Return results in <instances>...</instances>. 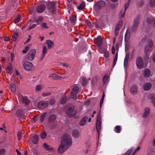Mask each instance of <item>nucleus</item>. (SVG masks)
<instances>
[{
	"mask_svg": "<svg viewBox=\"0 0 155 155\" xmlns=\"http://www.w3.org/2000/svg\"><path fill=\"white\" fill-rule=\"evenodd\" d=\"M38 119L36 116H34L31 119V120L32 123L35 122Z\"/></svg>",
	"mask_w": 155,
	"mask_h": 155,
	"instance_id": "obj_55",
	"label": "nucleus"
},
{
	"mask_svg": "<svg viewBox=\"0 0 155 155\" xmlns=\"http://www.w3.org/2000/svg\"><path fill=\"white\" fill-rule=\"evenodd\" d=\"M43 87V85L42 84H39L36 87L35 91L38 92L40 91Z\"/></svg>",
	"mask_w": 155,
	"mask_h": 155,
	"instance_id": "obj_32",
	"label": "nucleus"
},
{
	"mask_svg": "<svg viewBox=\"0 0 155 155\" xmlns=\"http://www.w3.org/2000/svg\"><path fill=\"white\" fill-rule=\"evenodd\" d=\"M67 100V97L66 96L64 95V96H63L61 98L60 101V103L61 104H64L66 103Z\"/></svg>",
	"mask_w": 155,
	"mask_h": 155,
	"instance_id": "obj_27",
	"label": "nucleus"
},
{
	"mask_svg": "<svg viewBox=\"0 0 155 155\" xmlns=\"http://www.w3.org/2000/svg\"><path fill=\"white\" fill-rule=\"evenodd\" d=\"M41 26H42V27L44 28H48V27L47 25V24L45 23H42L41 24Z\"/></svg>",
	"mask_w": 155,
	"mask_h": 155,
	"instance_id": "obj_59",
	"label": "nucleus"
},
{
	"mask_svg": "<svg viewBox=\"0 0 155 155\" xmlns=\"http://www.w3.org/2000/svg\"><path fill=\"white\" fill-rule=\"evenodd\" d=\"M23 66L25 69L30 71L33 68V66L32 63L29 61H26L24 62Z\"/></svg>",
	"mask_w": 155,
	"mask_h": 155,
	"instance_id": "obj_10",
	"label": "nucleus"
},
{
	"mask_svg": "<svg viewBox=\"0 0 155 155\" xmlns=\"http://www.w3.org/2000/svg\"><path fill=\"white\" fill-rule=\"evenodd\" d=\"M95 42L97 46L100 47L102 43V37L101 36H98L96 38Z\"/></svg>",
	"mask_w": 155,
	"mask_h": 155,
	"instance_id": "obj_15",
	"label": "nucleus"
},
{
	"mask_svg": "<svg viewBox=\"0 0 155 155\" xmlns=\"http://www.w3.org/2000/svg\"><path fill=\"white\" fill-rule=\"evenodd\" d=\"M46 44L48 45V48L49 49L51 48L54 47V42L50 40H48L46 41Z\"/></svg>",
	"mask_w": 155,
	"mask_h": 155,
	"instance_id": "obj_25",
	"label": "nucleus"
},
{
	"mask_svg": "<svg viewBox=\"0 0 155 155\" xmlns=\"http://www.w3.org/2000/svg\"><path fill=\"white\" fill-rule=\"evenodd\" d=\"M11 60L12 61H13V60L14 57V54L12 53H11Z\"/></svg>",
	"mask_w": 155,
	"mask_h": 155,
	"instance_id": "obj_63",
	"label": "nucleus"
},
{
	"mask_svg": "<svg viewBox=\"0 0 155 155\" xmlns=\"http://www.w3.org/2000/svg\"><path fill=\"white\" fill-rule=\"evenodd\" d=\"M46 9V6L43 5H38L36 8V11L38 13H42Z\"/></svg>",
	"mask_w": 155,
	"mask_h": 155,
	"instance_id": "obj_14",
	"label": "nucleus"
},
{
	"mask_svg": "<svg viewBox=\"0 0 155 155\" xmlns=\"http://www.w3.org/2000/svg\"><path fill=\"white\" fill-rule=\"evenodd\" d=\"M123 22L122 21H120L118 22L117 25H119L120 27H121L123 25Z\"/></svg>",
	"mask_w": 155,
	"mask_h": 155,
	"instance_id": "obj_61",
	"label": "nucleus"
},
{
	"mask_svg": "<svg viewBox=\"0 0 155 155\" xmlns=\"http://www.w3.org/2000/svg\"><path fill=\"white\" fill-rule=\"evenodd\" d=\"M85 4L84 2H82L77 7V8L79 10L83 9L85 7Z\"/></svg>",
	"mask_w": 155,
	"mask_h": 155,
	"instance_id": "obj_29",
	"label": "nucleus"
},
{
	"mask_svg": "<svg viewBox=\"0 0 155 155\" xmlns=\"http://www.w3.org/2000/svg\"><path fill=\"white\" fill-rule=\"evenodd\" d=\"M23 113L22 111L21 110H19L16 112V114L18 117H20Z\"/></svg>",
	"mask_w": 155,
	"mask_h": 155,
	"instance_id": "obj_45",
	"label": "nucleus"
},
{
	"mask_svg": "<svg viewBox=\"0 0 155 155\" xmlns=\"http://www.w3.org/2000/svg\"><path fill=\"white\" fill-rule=\"evenodd\" d=\"M144 75L146 77H148L150 74V70L148 69H146L145 70L143 73Z\"/></svg>",
	"mask_w": 155,
	"mask_h": 155,
	"instance_id": "obj_28",
	"label": "nucleus"
},
{
	"mask_svg": "<svg viewBox=\"0 0 155 155\" xmlns=\"http://www.w3.org/2000/svg\"><path fill=\"white\" fill-rule=\"evenodd\" d=\"M37 25L33 24L32 25H30L29 27L28 30H30L32 29L35 28L36 26Z\"/></svg>",
	"mask_w": 155,
	"mask_h": 155,
	"instance_id": "obj_58",
	"label": "nucleus"
},
{
	"mask_svg": "<svg viewBox=\"0 0 155 155\" xmlns=\"http://www.w3.org/2000/svg\"><path fill=\"white\" fill-rule=\"evenodd\" d=\"M56 116L54 114L51 115L49 117L48 121L49 123L53 124H54V126L51 127V128L52 129L55 128L56 126Z\"/></svg>",
	"mask_w": 155,
	"mask_h": 155,
	"instance_id": "obj_6",
	"label": "nucleus"
},
{
	"mask_svg": "<svg viewBox=\"0 0 155 155\" xmlns=\"http://www.w3.org/2000/svg\"><path fill=\"white\" fill-rule=\"evenodd\" d=\"M43 147L47 150L50 151H53V148L52 147H50L46 143L43 144Z\"/></svg>",
	"mask_w": 155,
	"mask_h": 155,
	"instance_id": "obj_30",
	"label": "nucleus"
},
{
	"mask_svg": "<svg viewBox=\"0 0 155 155\" xmlns=\"http://www.w3.org/2000/svg\"><path fill=\"white\" fill-rule=\"evenodd\" d=\"M21 19V16L20 15H18L16 17L14 21V22L15 24L18 23L20 20Z\"/></svg>",
	"mask_w": 155,
	"mask_h": 155,
	"instance_id": "obj_39",
	"label": "nucleus"
},
{
	"mask_svg": "<svg viewBox=\"0 0 155 155\" xmlns=\"http://www.w3.org/2000/svg\"><path fill=\"white\" fill-rule=\"evenodd\" d=\"M91 102V99H88L84 102V105L86 106L90 104Z\"/></svg>",
	"mask_w": 155,
	"mask_h": 155,
	"instance_id": "obj_50",
	"label": "nucleus"
},
{
	"mask_svg": "<svg viewBox=\"0 0 155 155\" xmlns=\"http://www.w3.org/2000/svg\"><path fill=\"white\" fill-rule=\"evenodd\" d=\"M87 80H86L85 78H82V82H81V84H82V85L83 86H85L86 85V84H87Z\"/></svg>",
	"mask_w": 155,
	"mask_h": 155,
	"instance_id": "obj_42",
	"label": "nucleus"
},
{
	"mask_svg": "<svg viewBox=\"0 0 155 155\" xmlns=\"http://www.w3.org/2000/svg\"><path fill=\"white\" fill-rule=\"evenodd\" d=\"M29 141H31L35 144H37L38 141V135L34 134L31 135L29 138Z\"/></svg>",
	"mask_w": 155,
	"mask_h": 155,
	"instance_id": "obj_11",
	"label": "nucleus"
},
{
	"mask_svg": "<svg viewBox=\"0 0 155 155\" xmlns=\"http://www.w3.org/2000/svg\"><path fill=\"white\" fill-rule=\"evenodd\" d=\"M121 130V126L117 125L115 126L114 129L115 132L117 133H120Z\"/></svg>",
	"mask_w": 155,
	"mask_h": 155,
	"instance_id": "obj_33",
	"label": "nucleus"
},
{
	"mask_svg": "<svg viewBox=\"0 0 155 155\" xmlns=\"http://www.w3.org/2000/svg\"><path fill=\"white\" fill-rule=\"evenodd\" d=\"M129 58V55L128 54H127L126 55L124 60V66H126L127 65Z\"/></svg>",
	"mask_w": 155,
	"mask_h": 155,
	"instance_id": "obj_31",
	"label": "nucleus"
},
{
	"mask_svg": "<svg viewBox=\"0 0 155 155\" xmlns=\"http://www.w3.org/2000/svg\"><path fill=\"white\" fill-rule=\"evenodd\" d=\"M151 86V84L150 83H146L144 85L143 88L145 91H148L150 89Z\"/></svg>",
	"mask_w": 155,
	"mask_h": 155,
	"instance_id": "obj_23",
	"label": "nucleus"
},
{
	"mask_svg": "<svg viewBox=\"0 0 155 155\" xmlns=\"http://www.w3.org/2000/svg\"><path fill=\"white\" fill-rule=\"evenodd\" d=\"M117 57H118V54L117 53L115 56L114 57V60H113V66H114L116 64L117 59Z\"/></svg>",
	"mask_w": 155,
	"mask_h": 155,
	"instance_id": "obj_44",
	"label": "nucleus"
},
{
	"mask_svg": "<svg viewBox=\"0 0 155 155\" xmlns=\"http://www.w3.org/2000/svg\"><path fill=\"white\" fill-rule=\"evenodd\" d=\"M51 94V93L49 92H44L42 93V96L44 97H46L49 95Z\"/></svg>",
	"mask_w": 155,
	"mask_h": 155,
	"instance_id": "obj_46",
	"label": "nucleus"
},
{
	"mask_svg": "<svg viewBox=\"0 0 155 155\" xmlns=\"http://www.w3.org/2000/svg\"><path fill=\"white\" fill-rule=\"evenodd\" d=\"M130 32L128 30H127L126 31L125 35V39H128L130 37Z\"/></svg>",
	"mask_w": 155,
	"mask_h": 155,
	"instance_id": "obj_43",
	"label": "nucleus"
},
{
	"mask_svg": "<svg viewBox=\"0 0 155 155\" xmlns=\"http://www.w3.org/2000/svg\"><path fill=\"white\" fill-rule=\"evenodd\" d=\"M152 18L151 17H150L148 18L147 19H146V22L147 24H150L151 23L152 21Z\"/></svg>",
	"mask_w": 155,
	"mask_h": 155,
	"instance_id": "obj_48",
	"label": "nucleus"
},
{
	"mask_svg": "<svg viewBox=\"0 0 155 155\" xmlns=\"http://www.w3.org/2000/svg\"><path fill=\"white\" fill-rule=\"evenodd\" d=\"M6 69V72L8 74H9L10 75H11L13 73V71L11 64L7 66Z\"/></svg>",
	"mask_w": 155,
	"mask_h": 155,
	"instance_id": "obj_19",
	"label": "nucleus"
},
{
	"mask_svg": "<svg viewBox=\"0 0 155 155\" xmlns=\"http://www.w3.org/2000/svg\"><path fill=\"white\" fill-rule=\"evenodd\" d=\"M121 28V27L117 25L115 28V30L118 31Z\"/></svg>",
	"mask_w": 155,
	"mask_h": 155,
	"instance_id": "obj_60",
	"label": "nucleus"
},
{
	"mask_svg": "<svg viewBox=\"0 0 155 155\" xmlns=\"http://www.w3.org/2000/svg\"><path fill=\"white\" fill-rule=\"evenodd\" d=\"M148 97L151 100V102L153 104V106L155 107V98L154 95L153 94H150L148 95Z\"/></svg>",
	"mask_w": 155,
	"mask_h": 155,
	"instance_id": "obj_26",
	"label": "nucleus"
},
{
	"mask_svg": "<svg viewBox=\"0 0 155 155\" xmlns=\"http://www.w3.org/2000/svg\"><path fill=\"white\" fill-rule=\"evenodd\" d=\"M47 114L46 113H44L41 114V117H40V120L41 122H42L43 121L45 118L46 117Z\"/></svg>",
	"mask_w": 155,
	"mask_h": 155,
	"instance_id": "obj_37",
	"label": "nucleus"
},
{
	"mask_svg": "<svg viewBox=\"0 0 155 155\" xmlns=\"http://www.w3.org/2000/svg\"><path fill=\"white\" fill-rule=\"evenodd\" d=\"M152 45L153 43L152 41H150V45L146 46L144 49V51L145 54V59L146 60L150 58L149 54L150 51L151 50V47L152 46Z\"/></svg>",
	"mask_w": 155,
	"mask_h": 155,
	"instance_id": "obj_2",
	"label": "nucleus"
},
{
	"mask_svg": "<svg viewBox=\"0 0 155 155\" xmlns=\"http://www.w3.org/2000/svg\"><path fill=\"white\" fill-rule=\"evenodd\" d=\"M130 0H128V2L125 5V11H124V13L125 12L126 10L128 7L129 5V3H130Z\"/></svg>",
	"mask_w": 155,
	"mask_h": 155,
	"instance_id": "obj_51",
	"label": "nucleus"
},
{
	"mask_svg": "<svg viewBox=\"0 0 155 155\" xmlns=\"http://www.w3.org/2000/svg\"><path fill=\"white\" fill-rule=\"evenodd\" d=\"M47 48L46 45H44L43 47L42 53L41 56L40 58L41 61H42L45 57V55L47 52Z\"/></svg>",
	"mask_w": 155,
	"mask_h": 155,
	"instance_id": "obj_17",
	"label": "nucleus"
},
{
	"mask_svg": "<svg viewBox=\"0 0 155 155\" xmlns=\"http://www.w3.org/2000/svg\"><path fill=\"white\" fill-rule=\"evenodd\" d=\"M71 137L68 134H64L60 142L58 148V152L60 153H63L71 146L72 143Z\"/></svg>",
	"mask_w": 155,
	"mask_h": 155,
	"instance_id": "obj_1",
	"label": "nucleus"
},
{
	"mask_svg": "<svg viewBox=\"0 0 155 155\" xmlns=\"http://www.w3.org/2000/svg\"><path fill=\"white\" fill-rule=\"evenodd\" d=\"M140 147H138L136 149H135L134 152L133 153L132 155H134L135 154V153H136V151H137L139 150H140Z\"/></svg>",
	"mask_w": 155,
	"mask_h": 155,
	"instance_id": "obj_62",
	"label": "nucleus"
},
{
	"mask_svg": "<svg viewBox=\"0 0 155 155\" xmlns=\"http://www.w3.org/2000/svg\"><path fill=\"white\" fill-rule=\"evenodd\" d=\"M48 102L46 101H40L38 104V107H48Z\"/></svg>",
	"mask_w": 155,
	"mask_h": 155,
	"instance_id": "obj_20",
	"label": "nucleus"
},
{
	"mask_svg": "<svg viewBox=\"0 0 155 155\" xmlns=\"http://www.w3.org/2000/svg\"><path fill=\"white\" fill-rule=\"evenodd\" d=\"M47 135V134L46 132L45 131H43L41 133V138L44 139L46 137Z\"/></svg>",
	"mask_w": 155,
	"mask_h": 155,
	"instance_id": "obj_41",
	"label": "nucleus"
},
{
	"mask_svg": "<svg viewBox=\"0 0 155 155\" xmlns=\"http://www.w3.org/2000/svg\"><path fill=\"white\" fill-rule=\"evenodd\" d=\"M22 101L24 104L26 105H28L30 102V101L26 97L23 98L22 99Z\"/></svg>",
	"mask_w": 155,
	"mask_h": 155,
	"instance_id": "obj_35",
	"label": "nucleus"
},
{
	"mask_svg": "<svg viewBox=\"0 0 155 155\" xmlns=\"http://www.w3.org/2000/svg\"><path fill=\"white\" fill-rule=\"evenodd\" d=\"M49 77L52 79L55 80L64 79L66 78L65 77H62V76H59L57 74L53 73L50 74L49 75Z\"/></svg>",
	"mask_w": 155,
	"mask_h": 155,
	"instance_id": "obj_13",
	"label": "nucleus"
},
{
	"mask_svg": "<svg viewBox=\"0 0 155 155\" xmlns=\"http://www.w3.org/2000/svg\"><path fill=\"white\" fill-rule=\"evenodd\" d=\"M100 53L101 54H103L105 58H108L109 57V53L108 51H106L104 52H102L100 51Z\"/></svg>",
	"mask_w": 155,
	"mask_h": 155,
	"instance_id": "obj_38",
	"label": "nucleus"
},
{
	"mask_svg": "<svg viewBox=\"0 0 155 155\" xmlns=\"http://www.w3.org/2000/svg\"><path fill=\"white\" fill-rule=\"evenodd\" d=\"M56 4V2H50L48 3V9L49 10L51 13L53 14L56 11L55 7Z\"/></svg>",
	"mask_w": 155,
	"mask_h": 155,
	"instance_id": "obj_4",
	"label": "nucleus"
},
{
	"mask_svg": "<svg viewBox=\"0 0 155 155\" xmlns=\"http://www.w3.org/2000/svg\"><path fill=\"white\" fill-rule=\"evenodd\" d=\"M65 112L68 117H71L76 114L77 111L74 107H68Z\"/></svg>",
	"mask_w": 155,
	"mask_h": 155,
	"instance_id": "obj_3",
	"label": "nucleus"
},
{
	"mask_svg": "<svg viewBox=\"0 0 155 155\" xmlns=\"http://www.w3.org/2000/svg\"><path fill=\"white\" fill-rule=\"evenodd\" d=\"M87 118L88 117L87 116H85L83 117L79 121V125L81 126H84L86 124Z\"/></svg>",
	"mask_w": 155,
	"mask_h": 155,
	"instance_id": "obj_16",
	"label": "nucleus"
},
{
	"mask_svg": "<svg viewBox=\"0 0 155 155\" xmlns=\"http://www.w3.org/2000/svg\"><path fill=\"white\" fill-rule=\"evenodd\" d=\"M72 136L75 138H78L80 136L79 131L78 130H74L72 132Z\"/></svg>",
	"mask_w": 155,
	"mask_h": 155,
	"instance_id": "obj_22",
	"label": "nucleus"
},
{
	"mask_svg": "<svg viewBox=\"0 0 155 155\" xmlns=\"http://www.w3.org/2000/svg\"><path fill=\"white\" fill-rule=\"evenodd\" d=\"M150 112V109L149 107H146L144 109V112L143 115V117H147L148 115Z\"/></svg>",
	"mask_w": 155,
	"mask_h": 155,
	"instance_id": "obj_21",
	"label": "nucleus"
},
{
	"mask_svg": "<svg viewBox=\"0 0 155 155\" xmlns=\"http://www.w3.org/2000/svg\"><path fill=\"white\" fill-rule=\"evenodd\" d=\"M55 100L53 99H51L50 101V104L51 105H54L55 103Z\"/></svg>",
	"mask_w": 155,
	"mask_h": 155,
	"instance_id": "obj_56",
	"label": "nucleus"
},
{
	"mask_svg": "<svg viewBox=\"0 0 155 155\" xmlns=\"http://www.w3.org/2000/svg\"><path fill=\"white\" fill-rule=\"evenodd\" d=\"M101 117L100 113H99L97 116L96 124V129L99 134H100L101 131Z\"/></svg>",
	"mask_w": 155,
	"mask_h": 155,
	"instance_id": "obj_5",
	"label": "nucleus"
},
{
	"mask_svg": "<svg viewBox=\"0 0 155 155\" xmlns=\"http://www.w3.org/2000/svg\"><path fill=\"white\" fill-rule=\"evenodd\" d=\"M79 91V88L78 86L74 87L71 93V95L72 98H74L75 97Z\"/></svg>",
	"mask_w": 155,
	"mask_h": 155,
	"instance_id": "obj_9",
	"label": "nucleus"
},
{
	"mask_svg": "<svg viewBox=\"0 0 155 155\" xmlns=\"http://www.w3.org/2000/svg\"><path fill=\"white\" fill-rule=\"evenodd\" d=\"M105 5V2L103 1H100L98 2L96 5V6L98 8H101L103 7Z\"/></svg>",
	"mask_w": 155,
	"mask_h": 155,
	"instance_id": "obj_18",
	"label": "nucleus"
},
{
	"mask_svg": "<svg viewBox=\"0 0 155 155\" xmlns=\"http://www.w3.org/2000/svg\"><path fill=\"white\" fill-rule=\"evenodd\" d=\"M43 19L42 18H38L36 21V22L42 21Z\"/></svg>",
	"mask_w": 155,
	"mask_h": 155,
	"instance_id": "obj_64",
	"label": "nucleus"
},
{
	"mask_svg": "<svg viewBox=\"0 0 155 155\" xmlns=\"http://www.w3.org/2000/svg\"><path fill=\"white\" fill-rule=\"evenodd\" d=\"M140 22V17L139 16L137 17L134 19V24L132 27L133 31H135L137 28Z\"/></svg>",
	"mask_w": 155,
	"mask_h": 155,
	"instance_id": "obj_7",
	"label": "nucleus"
},
{
	"mask_svg": "<svg viewBox=\"0 0 155 155\" xmlns=\"http://www.w3.org/2000/svg\"><path fill=\"white\" fill-rule=\"evenodd\" d=\"M5 150L4 149H2L0 150V155H3L5 153Z\"/></svg>",
	"mask_w": 155,
	"mask_h": 155,
	"instance_id": "obj_57",
	"label": "nucleus"
},
{
	"mask_svg": "<svg viewBox=\"0 0 155 155\" xmlns=\"http://www.w3.org/2000/svg\"><path fill=\"white\" fill-rule=\"evenodd\" d=\"M10 88L12 91H15V86L14 84H12L10 85Z\"/></svg>",
	"mask_w": 155,
	"mask_h": 155,
	"instance_id": "obj_53",
	"label": "nucleus"
},
{
	"mask_svg": "<svg viewBox=\"0 0 155 155\" xmlns=\"http://www.w3.org/2000/svg\"><path fill=\"white\" fill-rule=\"evenodd\" d=\"M36 53V51L35 49H33L31 50L28 53V59L30 61L32 60L35 57Z\"/></svg>",
	"mask_w": 155,
	"mask_h": 155,
	"instance_id": "obj_12",
	"label": "nucleus"
},
{
	"mask_svg": "<svg viewBox=\"0 0 155 155\" xmlns=\"http://www.w3.org/2000/svg\"><path fill=\"white\" fill-rule=\"evenodd\" d=\"M70 21L74 24H75V22L76 21V16H72L70 18Z\"/></svg>",
	"mask_w": 155,
	"mask_h": 155,
	"instance_id": "obj_34",
	"label": "nucleus"
},
{
	"mask_svg": "<svg viewBox=\"0 0 155 155\" xmlns=\"http://www.w3.org/2000/svg\"><path fill=\"white\" fill-rule=\"evenodd\" d=\"M30 45H28L26 46L25 48V49L24 50H23L22 51L23 53L24 54H25L27 53L28 51L29 50L30 48Z\"/></svg>",
	"mask_w": 155,
	"mask_h": 155,
	"instance_id": "obj_40",
	"label": "nucleus"
},
{
	"mask_svg": "<svg viewBox=\"0 0 155 155\" xmlns=\"http://www.w3.org/2000/svg\"><path fill=\"white\" fill-rule=\"evenodd\" d=\"M136 64L138 68H142L143 67V63L142 58L141 57H138L136 60Z\"/></svg>",
	"mask_w": 155,
	"mask_h": 155,
	"instance_id": "obj_8",
	"label": "nucleus"
},
{
	"mask_svg": "<svg viewBox=\"0 0 155 155\" xmlns=\"http://www.w3.org/2000/svg\"><path fill=\"white\" fill-rule=\"evenodd\" d=\"M150 4L151 7L155 6V0H151Z\"/></svg>",
	"mask_w": 155,
	"mask_h": 155,
	"instance_id": "obj_54",
	"label": "nucleus"
},
{
	"mask_svg": "<svg viewBox=\"0 0 155 155\" xmlns=\"http://www.w3.org/2000/svg\"><path fill=\"white\" fill-rule=\"evenodd\" d=\"M18 33L17 32H15L12 35L13 40L14 41H16L18 38Z\"/></svg>",
	"mask_w": 155,
	"mask_h": 155,
	"instance_id": "obj_36",
	"label": "nucleus"
},
{
	"mask_svg": "<svg viewBox=\"0 0 155 155\" xmlns=\"http://www.w3.org/2000/svg\"><path fill=\"white\" fill-rule=\"evenodd\" d=\"M23 133L21 132H18L17 134V136L19 140H21V136L23 135Z\"/></svg>",
	"mask_w": 155,
	"mask_h": 155,
	"instance_id": "obj_47",
	"label": "nucleus"
},
{
	"mask_svg": "<svg viewBox=\"0 0 155 155\" xmlns=\"http://www.w3.org/2000/svg\"><path fill=\"white\" fill-rule=\"evenodd\" d=\"M130 91L133 94H136L137 91V86L134 85L132 86L130 88Z\"/></svg>",
	"mask_w": 155,
	"mask_h": 155,
	"instance_id": "obj_24",
	"label": "nucleus"
},
{
	"mask_svg": "<svg viewBox=\"0 0 155 155\" xmlns=\"http://www.w3.org/2000/svg\"><path fill=\"white\" fill-rule=\"evenodd\" d=\"M108 79V77L107 76H104L103 78V81L104 83H106Z\"/></svg>",
	"mask_w": 155,
	"mask_h": 155,
	"instance_id": "obj_49",
	"label": "nucleus"
},
{
	"mask_svg": "<svg viewBox=\"0 0 155 155\" xmlns=\"http://www.w3.org/2000/svg\"><path fill=\"white\" fill-rule=\"evenodd\" d=\"M85 23L90 27H92V25L91 21L89 20H86Z\"/></svg>",
	"mask_w": 155,
	"mask_h": 155,
	"instance_id": "obj_52",
	"label": "nucleus"
}]
</instances>
